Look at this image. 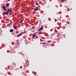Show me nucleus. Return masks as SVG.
Instances as JSON below:
<instances>
[{"mask_svg": "<svg viewBox=\"0 0 76 76\" xmlns=\"http://www.w3.org/2000/svg\"><path fill=\"white\" fill-rule=\"evenodd\" d=\"M10 32H12L13 31V29H10Z\"/></svg>", "mask_w": 76, "mask_h": 76, "instance_id": "0eeeda50", "label": "nucleus"}, {"mask_svg": "<svg viewBox=\"0 0 76 76\" xmlns=\"http://www.w3.org/2000/svg\"><path fill=\"white\" fill-rule=\"evenodd\" d=\"M43 27L42 26L40 29L39 30V31H41V30H42V29H43Z\"/></svg>", "mask_w": 76, "mask_h": 76, "instance_id": "20e7f679", "label": "nucleus"}, {"mask_svg": "<svg viewBox=\"0 0 76 76\" xmlns=\"http://www.w3.org/2000/svg\"><path fill=\"white\" fill-rule=\"evenodd\" d=\"M36 36V34H33V38H34V37H35V36Z\"/></svg>", "mask_w": 76, "mask_h": 76, "instance_id": "423d86ee", "label": "nucleus"}, {"mask_svg": "<svg viewBox=\"0 0 76 76\" xmlns=\"http://www.w3.org/2000/svg\"><path fill=\"white\" fill-rule=\"evenodd\" d=\"M41 38H42V39H45V38L44 37H42Z\"/></svg>", "mask_w": 76, "mask_h": 76, "instance_id": "ddd939ff", "label": "nucleus"}, {"mask_svg": "<svg viewBox=\"0 0 76 76\" xmlns=\"http://www.w3.org/2000/svg\"><path fill=\"white\" fill-rule=\"evenodd\" d=\"M32 73L33 74H34V75H37V74L36 73H35V72L34 71H33Z\"/></svg>", "mask_w": 76, "mask_h": 76, "instance_id": "1a4fd4ad", "label": "nucleus"}, {"mask_svg": "<svg viewBox=\"0 0 76 76\" xmlns=\"http://www.w3.org/2000/svg\"><path fill=\"white\" fill-rule=\"evenodd\" d=\"M62 1H64V0H62Z\"/></svg>", "mask_w": 76, "mask_h": 76, "instance_id": "dca6fc26", "label": "nucleus"}, {"mask_svg": "<svg viewBox=\"0 0 76 76\" xmlns=\"http://www.w3.org/2000/svg\"><path fill=\"white\" fill-rule=\"evenodd\" d=\"M9 10H10L9 8H8V10H7V12H10V11H9Z\"/></svg>", "mask_w": 76, "mask_h": 76, "instance_id": "4468645a", "label": "nucleus"}, {"mask_svg": "<svg viewBox=\"0 0 76 76\" xmlns=\"http://www.w3.org/2000/svg\"><path fill=\"white\" fill-rule=\"evenodd\" d=\"M23 34V32H22L20 34L17 35V37H19L20 36H21Z\"/></svg>", "mask_w": 76, "mask_h": 76, "instance_id": "f03ea898", "label": "nucleus"}, {"mask_svg": "<svg viewBox=\"0 0 76 76\" xmlns=\"http://www.w3.org/2000/svg\"><path fill=\"white\" fill-rule=\"evenodd\" d=\"M39 4V1H37L36 3V4L37 5H38Z\"/></svg>", "mask_w": 76, "mask_h": 76, "instance_id": "39448f33", "label": "nucleus"}, {"mask_svg": "<svg viewBox=\"0 0 76 76\" xmlns=\"http://www.w3.org/2000/svg\"><path fill=\"white\" fill-rule=\"evenodd\" d=\"M14 29H17V27L15 26H14Z\"/></svg>", "mask_w": 76, "mask_h": 76, "instance_id": "f8f14e48", "label": "nucleus"}, {"mask_svg": "<svg viewBox=\"0 0 76 76\" xmlns=\"http://www.w3.org/2000/svg\"><path fill=\"white\" fill-rule=\"evenodd\" d=\"M3 10H4L5 11H7V9L6 8V6H4L3 7Z\"/></svg>", "mask_w": 76, "mask_h": 76, "instance_id": "f257e3e1", "label": "nucleus"}, {"mask_svg": "<svg viewBox=\"0 0 76 76\" xmlns=\"http://www.w3.org/2000/svg\"><path fill=\"white\" fill-rule=\"evenodd\" d=\"M10 4H9V3H7L6 4V6H9Z\"/></svg>", "mask_w": 76, "mask_h": 76, "instance_id": "9d476101", "label": "nucleus"}, {"mask_svg": "<svg viewBox=\"0 0 76 76\" xmlns=\"http://www.w3.org/2000/svg\"><path fill=\"white\" fill-rule=\"evenodd\" d=\"M12 8H10V12H12Z\"/></svg>", "mask_w": 76, "mask_h": 76, "instance_id": "2eb2a0df", "label": "nucleus"}, {"mask_svg": "<svg viewBox=\"0 0 76 76\" xmlns=\"http://www.w3.org/2000/svg\"><path fill=\"white\" fill-rule=\"evenodd\" d=\"M62 3H63V2H61Z\"/></svg>", "mask_w": 76, "mask_h": 76, "instance_id": "f3484780", "label": "nucleus"}, {"mask_svg": "<svg viewBox=\"0 0 76 76\" xmlns=\"http://www.w3.org/2000/svg\"><path fill=\"white\" fill-rule=\"evenodd\" d=\"M9 13V11L6 12V15H8V13Z\"/></svg>", "mask_w": 76, "mask_h": 76, "instance_id": "6e6552de", "label": "nucleus"}, {"mask_svg": "<svg viewBox=\"0 0 76 76\" xmlns=\"http://www.w3.org/2000/svg\"><path fill=\"white\" fill-rule=\"evenodd\" d=\"M23 22V20H21L19 21V23H22Z\"/></svg>", "mask_w": 76, "mask_h": 76, "instance_id": "9b49d317", "label": "nucleus"}, {"mask_svg": "<svg viewBox=\"0 0 76 76\" xmlns=\"http://www.w3.org/2000/svg\"><path fill=\"white\" fill-rule=\"evenodd\" d=\"M35 11H37V10H38V7H36L34 9Z\"/></svg>", "mask_w": 76, "mask_h": 76, "instance_id": "7ed1b4c3", "label": "nucleus"}]
</instances>
